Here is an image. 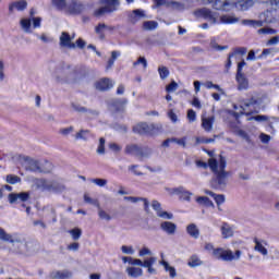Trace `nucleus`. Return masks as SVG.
<instances>
[{
    "label": "nucleus",
    "instance_id": "1",
    "mask_svg": "<svg viewBox=\"0 0 279 279\" xmlns=\"http://www.w3.org/2000/svg\"><path fill=\"white\" fill-rule=\"evenodd\" d=\"M209 169L215 173L216 178L211 182L213 189H218L222 191L228 186V178L230 177V172L226 171V158L220 156L219 161L215 158H210L208 160Z\"/></svg>",
    "mask_w": 279,
    "mask_h": 279
},
{
    "label": "nucleus",
    "instance_id": "2",
    "mask_svg": "<svg viewBox=\"0 0 279 279\" xmlns=\"http://www.w3.org/2000/svg\"><path fill=\"white\" fill-rule=\"evenodd\" d=\"M52 77L57 84H71L77 80V68L69 63H61L52 72Z\"/></svg>",
    "mask_w": 279,
    "mask_h": 279
},
{
    "label": "nucleus",
    "instance_id": "3",
    "mask_svg": "<svg viewBox=\"0 0 279 279\" xmlns=\"http://www.w3.org/2000/svg\"><path fill=\"white\" fill-rule=\"evenodd\" d=\"M205 250L207 252H211L214 258H217L218 260H225L226 263H232V260H239L243 254L241 251H235V253H232L230 250H225L221 247L215 248L213 243H206Z\"/></svg>",
    "mask_w": 279,
    "mask_h": 279
},
{
    "label": "nucleus",
    "instance_id": "4",
    "mask_svg": "<svg viewBox=\"0 0 279 279\" xmlns=\"http://www.w3.org/2000/svg\"><path fill=\"white\" fill-rule=\"evenodd\" d=\"M35 185L41 191H49L50 193H62L64 189V184L56 181V180H46V179H36Z\"/></svg>",
    "mask_w": 279,
    "mask_h": 279
},
{
    "label": "nucleus",
    "instance_id": "5",
    "mask_svg": "<svg viewBox=\"0 0 279 279\" xmlns=\"http://www.w3.org/2000/svg\"><path fill=\"white\" fill-rule=\"evenodd\" d=\"M26 169L28 171H34L35 173H50L53 166L47 160L39 161L26 158Z\"/></svg>",
    "mask_w": 279,
    "mask_h": 279
},
{
    "label": "nucleus",
    "instance_id": "6",
    "mask_svg": "<svg viewBox=\"0 0 279 279\" xmlns=\"http://www.w3.org/2000/svg\"><path fill=\"white\" fill-rule=\"evenodd\" d=\"M256 104V99L251 98L248 100H240V106L233 105V109L235 110L233 114L235 119H239L240 114H246V117H250L252 112H254Z\"/></svg>",
    "mask_w": 279,
    "mask_h": 279
},
{
    "label": "nucleus",
    "instance_id": "7",
    "mask_svg": "<svg viewBox=\"0 0 279 279\" xmlns=\"http://www.w3.org/2000/svg\"><path fill=\"white\" fill-rule=\"evenodd\" d=\"M34 9L31 10V17H24L20 21L21 28L25 34H32L34 31H32V23H33V28L38 29L43 23L41 17H34Z\"/></svg>",
    "mask_w": 279,
    "mask_h": 279
},
{
    "label": "nucleus",
    "instance_id": "8",
    "mask_svg": "<svg viewBox=\"0 0 279 279\" xmlns=\"http://www.w3.org/2000/svg\"><path fill=\"white\" fill-rule=\"evenodd\" d=\"M100 3L102 7L95 11V16L112 14V12H117V10H119V5H121L119 0H101Z\"/></svg>",
    "mask_w": 279,
    "mask_h": 279
},
{
    "label": "nucleus",
    "instance_id": "9",
    "mask_svg": "<svg viewBox=\"0 0 279 279\" xmlns=\"http://www.w3.org/2000/svg\"><path fill=\"white\" fill-rule=\"evenodd\" d=\"M141 256H149L141 262V267H145L147 272L151 276L156 275V269L153 268L156 263V257L151 256V251L147 246H144L141 250Z\"/></svg>",
    "mask_w": 279,
    "mask_h": 279
},
{
    "label": "nucleus",
    "instance_id": "10",
    "mask_svg": "<svg viewBox=\"0 0 279 279\" xmlns=\"http://www.w3.org/2000/svg\"><path fill=\"white\" fill-rule=\"evenodd\" d=\"M0 241H3L4 243H12L13 245L17 243L20 254H25V252H27V243L21 240H15L12 238V234L5 232V229L3 228H0Z\"/></svg>",
    "mask_w": 279,
    "mask_h": 279
},
{
    "label": "nucleus",
    "instance_id": "11",
    "mask_svg": "<svg viewBox=\"0 0 279 279\" xmlns=\"http://www.w3.org/2000/svg\"><path fill=\"white\" fill-rule=\"evenodd\" d=\"M73 40H75V33L71 35L66 32H62L59 37V46L61 49H75L76 46Z\"/></svg>",
    "mask_w": 279,
    "mask_h": 279
},
{
    "label": "nucleus",
    "instance_id": "12",
    "mask_svg": "<svg viewBox=\"0 0 279 279\" xmlns=\"http://www.w3.org/2000/svg\"><path fill=\"white\" fill-rule=\"evenodd\" d=\"M194 15L197 19H204L205 21H208L209 23H217V13L213 12V10L208 8H202L196 11H194Z\"/></svg>",
    "mask_w": 279,
    "mask_h": 279
},
{
    "label": "nucleus",
    "instance_id": "13",
    "mask_svg": "<svg viewBox=\"0 0 279 279\" xmlns=\"http://www.w3.org/2000/svg\"><path fill=\"white\" fill-rule=\"evenodd\" d=\"M141 130L142 133L147 134V136H158V134H162V124H148L147 122H143Z\"/></svg>",
    "mask_w": 279,
    "mask_h": 279
},
{
    "label": "nucleus",
    "instance_id": "14",
    "mask_svg": "<svg viewBox=\"0 0 279 279\" xmlns=\"http://www.w3.org/2000/svg\"><path fill=\"white\" fill-rule=\"evenodd\" d=\"M8 199L9 204H21V202H27L29 199V193H10Z\"/></svg>",
    "mask_w": 279,
    "mask_h": 279
},
{
    "label": "nucleus",
    "instance_id": "15",
    "mask_svg": "<svg viewBox=\"0 0 279 279\" xmlns=\"http://www.w3.org/2000/svg\"><path fill=\"white\" fill-rule=\"evenodd\" d=\"M84 11V4L78 2L77 0H72L68 2V9L65 14H82Z\"/></svg>",
    "mask_w": 279,
    "mask_h": 279
},
{
    "label": "nucleus",
    "instance_id": "16",
    "mask_svg": "<svg viewBox=\"0 0 279 279\" xmlns=\"http://www.w3.org/2000/svg\"><path fill=\"white\" fill-rule=\"evenodd\" d=\"M234 4L230 0H216L213 4L214 10H219L221 12H230Z\"/></svg>",
    "mask_w": 279,
    "mask_h": 279
},
{
    "label": "nucleus",
    "instance_id": "17",
    "mask_svg": "<svg viewBox=\"0 0 279 279\" xmlns=\"http://www.w3.org/2000/svg\"><path fill=\"white\" fill-rule=\"evenodd\" d=\"M114 86V81L108 77L100 78L95 83L97 90H110Z\"/></svg>",
    "mask_w": 279,
    "mask_h": 279
},
{
    "label": "nucleus",
    "instance_id": "18",
    "mask_svg": "<svg viewBox=\"0 0 279 279\" xmlns=\"http://www.w3.org/2000/svg\"><path fill=\"white\" fill-rule=\"evenodd\" d=\"M235 80L238 82V90H247L250 88V80L245 73H236Z\"/></svg>",
    "mask_w": 279,
    "mask_h": 279
},
{
    "label": "nucleus",
    "instance_id": "19",
    "mask_svg": "<svg viewBox=\"0 0 279 279\" xmlns=\"http://www.w3.org/2000/svg\"><path fill=\"white\" fill-rule=\"evenodd\" d=\"M201 121H202L201 128H203L205 132L207 133L213 132V128L215 125V116H209V117L202 116Z\"/></svg>",
    "mask_w": 279,
    "mask_h": 279
},
{
    "label": "nucleus",
    "instance_id": "20",
    "mask_svg": "<svg viewBox=\"0 0 279 279\" xmlns=\"http://www.w3.org/2000/svg\"><path fill=\"white\" fill-rule=\"evenodd\" d=\"M253 242L255 243V252H258L259 254H262V256H267V254H269L267 247H265L268 245L266 240H259L258 238H254Z\"/></svg>",
    "mask_w": 279,
    "mask_h": 279
},
{
    "label": "nucleus",
    "instance_id": "21",
    "mask_svg": "<svg viewBox=\"0 0 279 279\" xmlns=\"http://www.w3.org/2000/svg\"><path fill=\"white\" fill-rule=\"evenodd\" d=\"M151 206L156 211L157 217H160L161 219H173V214H169L168 211L162 210V207L158 201H154Z\"/></svg>",
    "mask_w": 279,
    "mask_h": 279
},
{
    "label": "nucleus",
    "instance_id": "22",
    "mask_svg": "<svg viewBox=\"0 0 279 279\" xmlns=\"http://www.w3.org/2000/svg\"><path fill=\"white\" fill-rule=\"evenodd\" d=\"M160 228L162 232H166V234L173 236V234H175V231L178 230V225L171 221H163L160 223Z\"/></svg>",
    "mask_w": 279,
    "mask_h": 279
},
{
    "label": "nucleus",
    "instance_id": "23",
    "mask_svg": "<svg viewBox=\"0 0 279 279\" xmlns=\"http://www.w3.org/2000/svg\"><path fill=\"white\" fill-rule=\"evenodd\" d=\"M90 136H93L90 130L81 129L74 134V141H83L84 143H87Z\"/></svg>",
    "mask_w": 279,
    "mask_h": 279
},
{
    "label": "nucleus",
    "instance_id": "24",
    "mask_svg": "<svg viewBox=\"0 0 279 279\" xmlns=\"http://www.w3.org/2000/svg\"><path fill=\"white\" fill-rule=\"evenodd\" d=\"M73 276V272L69 270H53L50 272V279H68Z\"/></svg>",
    "mask_w": 279,
    "mask_h": 279
},
{
    "label": "nucleus",
    "instance_id": "25",
    "mask_svg": "<svg viewBox=\"0 0 279 279\" xmlns=\"http://www.w3.org/2000/svg\"><path fill=\"white\" fill-rule=\"evenodd\" d=\"M220 231L222 239H230L231 236H234V229L228 222L222 223Z\"/></svg>",
    "mask_w": 279,
    "mask_h": 279
},
{
    "label": "nucleus",
    "instance_id": "26",
    "mask_svg": "<svg viewBox=\"0 0 279 279\" xmlns=\"http://www.w3.org/2000/svg\"><path fill=\"white\" fill-rule=\"evenodd\" d=\"M26 9H27V1L25 0L15 1L9 5V12H14V10H17V12H23V10H26Z\"/></svg>",
    "mask_w": 279,
    "mask_h": 279
},
{
    "label": "nucleus",
    "instance_id": "27",
    "mask_svg": "<svg viewBox=\"0 0 279 279\" xmlns=\"http://www.w3.org/2000/svg\"><path fill=\"white\" fill-rule=\"evenodd\" d=\"M174 193L179 195L180 199H183L184 202H191V197H193V193L186 191L184 187L175 189Z\"/></svg>",
    "mask_w": 279,
    "mask_h": 279
},
{
    "label": "nucleus",
    "instance_id": "28",
    "mask_svg": "<svg viewBox=\"0 0 279 279\" xmlns=\"http://www.w3.org/2000/svg\"><path fill=\"white\" fill-rule=\"evenodd\" d=\"M128 21L131 25H136L141 21V10L135 9L128 13Z\"/></svg>",
    "mask_w": 279,
    "mask_h": 279
},
{
    "label": "nucleus",
    "instance_id": "29",
    "mask_svg": "<svg viewBox=\"0 0 279 279\" xmlns=\"http://www.w3.org/2000/svg\"><path fill=\"white\" fill-rule=\"evenodd\" d=\"M196 204L204 206L205 208H215V203H213V201H210V198L207 196L196 197Z\"/></svg>",
    "mask_w": 279,
    "mask_h": 279
},
{
    "label": "nucleus",
    "instance_id": "30",
    "mask_svg": "<svg viewBox=\"0 0 279 279\" xmlns=\"http://www.w3.org/2000/svg\"><path fill=\"white\" fill-rule=\"evenodd\" d=\"M52 5L56 10L60 12H64L66 14V10L69 8V2L66 0H52Z\"/></svg>",
    "mask_w": 279,
    "mask_h": 279
},
{
    "label": "nucleus",
    "instance_id": "31",
    "mask_svg": "<svg viewBox=\"0 0 279 279\" xmlns=\"http://www.w3.org/2000/svg\"><path fill=\"white\" fill-rule=\"evenodd\" d=\"M220 23H222L223 25H234L235 23H239V17L226 14L220 16Z\"/></svg>",
    "mask_w": 279,
    "mask_h": 279
},
{
    "label": "nucleus",
    "instance_id": "32",
    "mask_svg": "<svg viewBox=\"0 0 279 279\" xmlns=\"http://www.w3.org/2000/svg\"><path fill=\"white\" fill-rule=\"evenodd\" d=\"M254 5V0H239L235 2V8L242 11L250 10Z\"/></svg>",
    "mask_w": 279,
    "mask_h": 279
},
{
    "label": "nucleus",
    "instance_id": "33",
    "mask_svg": "<svg viewBox=\"0 0 279 279\" xmlns=\"http://www.w3.org/2000/svg\"><path fill=\"white\" fill-rule=\"evenodd\" d=\"M126 274L129 278H138L141 276V268H138V265H131L126 267Z\"/></svg>",
    "mask_w": 279,
    "mask_h": 279
},
{
    "label": "nucleus",
    "instance_id": "34",
    "mask_svg": "<svg viewBox=\"0 0 279 279\" xmlns=\"http://www.w3.org/2000/svg\"><path fill=\"white\" fill-rule=\"evenodd\" d=\"M186 232L192 239H199V229L195 223H191L186 227Z\"/></svg>",
    "mask_w": 279,
    "mask_h": 279
},
{
    "label": "nucleus",
    "instance_id": "35",
    "mask_svg": "<svg viewBox=\"0 0 279 279\" xmlns=\"http://www.w3.org/2000/svg\"><path fill=\"white\" fill-rule=\"evenodd\" d=\"M125 154H130L131 156H138V154H141V148L136 144L126 145Z\"/></svg>",
    "mask_w": 279,
    "mask_h": 279
},
{
    "label": "nucleus",
    "instance_id": "36",
    "mask_svg": "<svg viewBox=\"0 0 279 279\" xmlns=\"http://www.w3.org/2000/svg\"><path fill=\"white\" fill-rule=\"evenodd\" d=\"M160 265H162V267L165 268L166 271H168L170 274V278H175L177 272H175V268H173L171 265H169L167 262L161 260Z\"/></svg>",
    "mask_w": 279,
    "mask_h": 279
},
{
    "label": "nucleus",
    "instance_id": "37",
    "mask_svg": "<svg viewBox=\"0 0 279 279\" xmlns=\"http://www.w3.org/2000/svg\"><path fill=\"white\" fill-rule=\"evenodd\" d=\"M85 204H90L92 206H96L99 208L101 205L99 204V199L90 197L88 194H84Z\"/></svg>",
    "mask_w": 279,
    "mask_h": 279
},
{
    "label": "nucleus",
    "instance_id": "38",
    "mask_svg": "<svg viewBox=\"0 0 279 279\" xmlns=\"http://www.w3.org/2000/svg\"><path fill=\"white\" fill-rule=\"evenodd\" d=\"M243 25H248L250 27H263V21H256V20H243Z\"/></svg>",
    "mask_w": 279,
    "mask_h": 279
},
{
    "label": "nucleus",
    "instance_id": "39",
    "mask_svg": "<svg viewBox=\"0 0 279 279\" xmlns=\"http://www.w3.org/2000/svg\"><path fill=\"white\" fill-rule=\"evenodd\" d=\"M96 151L100 156H104V154H106V138H104V137L99 138L98 148Z\"/></svg>",
    "mask_w": 279,
    "mask_h": 279
},
{
    "label": "nucleus",
    "instance_id": "40",
    "mask_svg": "<svg viewBox=\"0 0 279 279\" xmlns=\"http://www.w3.org/2000/svg\"><path fill=\"white\" fill-rule=\"evenodd\" d=\"M187 265L189 267H199V265H202V259H199V257H197L196 255H193L192 257H190Z\"/></svg>",
    "mask_w": 279,
    "mask_h": 279
},
{
    "label": "nucleus",
    "instance_id": "41",
    "mask_svg": "<svg viewBox=\"0 0 279 279\" xmlns=\"http://www.w3.org/2000/svg\"><path fill=\"white\" fill-rule=\"evenodd\" d=\"M144 29H148L149 32H151L153 29H157L158 28V22L156 21H146L143 24Z\"/></svg>",
    "mask_w": 279,
    "mask_h": 279
},
{
    "label": "nucleus",
    "instance_id": "42",
    "mask_svg": "<svg viewBox=\"0 0 279 279\" xmlns=\"http://www.w3.org/2000/svg\"><path fill=\"white\" fill-rule=\"evenodd\" d=\"M98 217L105 221H111L112 216L108 214L106 210L101 209V206L98 208Z\"/></svg>",
    "mask_w": 279,
    "mask_h": 279
},
{
    "label": "nucleus",
    "instance_id": "43",
    "mask_svg": "<svg viewBox=\"0 0 279 279\" xmlns=\"http://www.w3.org/2000/svg\"><path fill=\"white\" fill-rule=\"evenodd\" d=\"M166 5L172 10H184V5L178 1H168Z\"/></svg>",
    "mask_w": 279,
    "mask_h": 279
},
{
    "label": "nucleus",
    "instance_id": "44",
    "mask_svg": "<svg viewBox=\"0 0 279 279\" xmlns=\"http://www.w3.org/2000/svg\"><path fill=\"white\" fill-rule=\"evenodd\" d=\"M74 130L75 129L73 126L62 128L59 130V134L61 136H64V138H66V136H70V134H73Z\"/></svg>",
    "mask_w": 279,
    "mask_h": 279
},
{
    "label": "nucleus",
    "instance_id": "45",
    "mask_svg": "<svg viewBox=\"0 0 279 279\" xmlns=\"http://www.w3.org/2000/svg\"><path fill=\"white\" fill-rule=\"evenodd\" d=\"M70 234L73 239V241H80V238L82 236V229L75 228L70 230Z\"/></svg>",
    "mask_w": 279,
    "mask_h": 279
},
{
    "label": "nucleus",
    "instance_id": "46",
    "mask_svg": "<svg viewBox=\"0 0 279 279\" xmlns=\"http://www.w3.org/2000/svg\"><path fill=\"white\" fill-rule=\"evenodd\" d=\"M158 73L161 80H167V77H169V69L167 66H163V65L159 66Z\"/></svg>",
    "mask_w": 279,
    "mask_h": 279
},
{
    "label": "nucleus",
    "instance_id": "47",
    "mask_svg": "<svg viewBox=\"0 0 279 279\" xmlns=\"http://www.w3.org/2000/svg\"><path fill=\"white\" fill-rule=\"evenodd\" d=\"M8 184H19L21 182V178L19 175L9 174L7 175Z\"/></svg>",
    "mask_w": 279,
    "mask_h": 279
},
{
    "label": "nucleus",
    "instance_id": "48",
    "mask_svg": "<svg viewBox=\"0 0 279 279\" xmlns=\"http://www.w3.org/2000/svg\"><path fill=\"white\" fill-rule=\"evenodd\" d=\"M262 3H269L275 12L279 10V0H262Z\"/></svg>",
    "mask_w": 279,
    "mask_h": 279
},
{
    "label": "nucleus",
    "instance_id": "49",
    "mask_svg": "<svg viewBox=\"0 0 279 279\" xmlns=\"http://www.w3.org/2000/svg\"><path fill=\"white\" fill-rule=\"evenodd\" d=\"M90 182L92 184H96V186H100V187H104L108 184V180L99 179V178L92 179Z\"/></svg>",
    "mask_w": 279,
    "mask_h": 279
},
{
    "label": "nucleus",
    "instance_id": "50",
    "mask_svg": "<svg viewBox=\"0 0 279 279\" xmlns=\"http://www.w3.org/2000/svg\"><path fill=\"white\" fill-rule=\"evenodd\" d=\"M37 38L41 40V43H45V45H49V43H53L52 37H50L45 33H43L41 35H37Z\"/></svg>",
    "mask_w": 279,
    "mask_h": 279
},
{
    "label": "nucleus",
    "instance_id": "51",
    "mask_svg": "<svg viewBox=\"0 0 279 279\" xmlns=\"http://www.w3.org/2000/svg\"><path fill=\"white\" fill-rule=\"evenodd\" d=\"M258 34H268L270 36H274V34H278V31L269 27L259 28L257 31Z\"/></svg>",
    "mask_w": 279,
    "mask_h": 279
},
{
    "label": "nucleus",
    "instance_id": "52",
    "mask_svg": "<svg viewBox=\"0 0 279 279\" xmlns=\"http://www.w3.org/2000/svg\"><path fill=\"white\" fill-rule=\"evenodd\" d=\"M123 263H129V265H141V259H134V257H122Z\"/></svg>",
    "mask_w": 279,
    "mask_h": 279
},
{
    "label": "nucleus",
    "instance_id": "53",
    "mask_svg": "<svg viewBox=\"0 0 279 279\" xmlns=\"http://www.w3.org/2000/svg\"><path fill=\"white\" fill-rule=\"evenodd\" d=\"M269 118H267V116H252L246 118V120L248 121H257L258 123L263 122V121H268Z\"/></svg>",
    "mask_w": 279,
    "mask_h": 279
},
{
    "label": "nucleus",
    "instance_id": "54",
    "mask_svg": "<svg viewBox=\"0 0 279 279\" xmlns=\"http://www.w3.org/2000/svg\"><path fill=\"white\" fill-rule=\"evenodd\" d=\"M214 199H215L217 206H221V204L226 203V195H223V194H216L214 196Z\"/></svg>",
    "mask_w": 279,
    "mask_h": 279
},
{
    "label": "nucleus",
    "instance_id": "55",
    "mask_svg": "<svg viewBox=\"0 0 279 279\" xmlns=\"http://www.w3.org/2000/svg\"><path fill=\"white\" fill-rule=\"evenodd\" d=\"M210 47L217 51H226V49H228V46H220L216 40L210 41Z\"/></svg>",
    "mask_w": 279,
    "mask_h": 279
},
{
    "label": "nucleus",
    "instance_id": "56",
    "mask_svg": "<svg viewBox=\"0 0 279 279\" xmlns=\"http://www.w3.org/2000/svg\"><path fill=\"white\" fill-rule=\"evenodd\" d=\"M121 252H122V254H128V255L132 256V255H134L135 251H134V247H132V246L122 245Z\"/></svg>",
    "mask_w": 279,
    "mask_h": 279
},
{
    "label": "nucleus",
    "instance_id": "57",
    "mask_svg": "<svg viewBox=\"0 0 279 279\" xmlns=\"http://www.w3.org/2000/svg\"><path fill=\"white\" fill-rule=\"evenodd\" d=\"M232 58H234V53H229L227 63L225 65L226 73H228V71H230V69H232Z\"/></svg>",
    "mask_w": 279,
    "mask_h": 279
},
{
    "label": "nucleus",
    "instance_id": "58",
    "mask_svg": "<svg viewBox=\"0 0 279 279\" xmlns=\"http://www.w3.org/2000/svg\"><path fill=\"white\" fill-rule=\"evenodd\" d=\"M187 119H189L190 123H194V121H196V119H197V113H195V110L190 109V110L187 111Z\"/></svg>",
    "mask_w": 279,
    "mask_h": 279
},
{
    "label": "nucleus",
    "instance_id": "59",
    "mask_svg": "<svg viewBox=\"0 0 279 279\" xmlns=\"http://www.w3.org/2000/svg\"><path fill=\"white\" fill-rule=\"evenodd\" d=\"M167 93H175L178 90V83L175 81H172L167 87H166Z\"/></svg>",
    "mask_w": 279,
    "mask_h": 279
},
{
    "label": "nucleus",
    "instance_id": "60",
    "mask_svg": "<svg viewBox=\"0 0 279 279\" xmlns=\"http://www.w3.org/2000/svg\"><path fill=\"white\" fill-rule=\"evenodd\" d=\"M171 143H177V145H180L181 147H186V137L171 138Z\"/></svg>",
    "mask_w": 279,
    "mask_h": 279
},
{
    "label": "nucleus",
    "instance_id": "61",
    "mask_svg": "<svg viewBox=\"0 0 279 279\" xmlns=\"http://www.w3.org/2000/svg\"><path fill=\"white\" fill-rule=\"evenodd\" d=\"M72 108L75 112H88V109H86V107H82L81 105L77 104H72Z\"/></svg>",
    "mask_w": 279,
    "mask_h": 279
},
{
    "label": "nucleus",
    "instance_id": "62",
    "mask_svg": "<svg viewBox=\"0 0 279 279\" xmlns=\"http://www.w3.org/2000/svg\"><path fill=\"white\" fill-rule=\"evenodd\" d=\"M123 199L124 202H130V204H138L141 202L140 197L134 196H124Z\"/></svg>",
    "mask_w": 279,
    "mask_h": 279
},
{
    "label": "nucleus",
    "instance_id": "63",
    "mask_svg": "<svg viewBox=\"0 0 279 279\" xmlns=\"http://www.w3.org/2000/svg\"><path fill=\"white\" fill-rule=\"evenodd\" d=\"M196 143H197V145H199L202 143L208 145L209 143H215V138H206V137L199 138V137H197Z\"/></svg>",
    "mask_w": 279,
    "mask_h": 279
},
{
    "label": "nucleus",
    "instance_id": "64",
    "mask_svg": "<svg viewBox=\"0 0 279 279\" xmlns=\"http://www.w3.org/2000/svg\"><path fill=\"white\" fill-rule=\"evenodd\" d=\"M278 43H279V36H275V37L270 38L266 43V45H267V47H271L272 45H278Z\"/></svg>",
    "mask_w": 279,
    "mask_h": 279
}]
</instances>
